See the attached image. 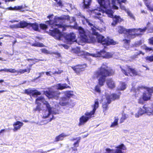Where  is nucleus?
<instances>
[{"label":"nucleus","instance_id":"42","mask_svg":"<svg viewBox=\"0 0 153 153\" xmlns=\"http://www.w3.org/2000/svg\"><path fill=\"white\" fill-rule=\"evenodd\" d=\"M8 72H10L11 73H17V70H16L15 69H8Z\"/></svg>","mask_w":153,"mask_h":153},{"label":"nucleus","instance_id":"48","mask_svg":"<svg viewBox=\"0 0 153 153\" xmlns=\"http://www.w3.org/2000/svg\"><path fill=\"white\" fill-rule=\"evenodd\" d=\"M8 69L4 68V69H1L0 70V71H5V72H8Z\"/></svg>","mask_w":153,"mask_h":153},{"label":"nucleus","instance_id":"7","mask_svg":"<svg viewBox=\"0 0 153 153\" xmlns=\"http://www.w3.org/2000/svg\"><path fill=\"white\" fill-rule=\"evenodd\" d=\"M99 107V102L97 100L95 101L94 104L93 106V110L90 112H86L85 115H83L79 118V126L83 125L89 119L93 117V115L97 109Z\"/></svg>","mask_w":153,"mask_h":153},{"label":"nucleus","instance_id":"4","mask_svg":"<svg viewBox=\"0 0 153 153\" xmlns=\"http://www.w3.org/2000/svg\"><path fill=\"white\" fill-rule=\"evenodd\" d=\"M41 102L43 103L47 108L46 110L43 111V118H46L49 117L51 115V117H50V119L47 121V122H49L52 120L53 116V114H56L58 113V111L55 108L51 107L49 103L45 100V99L42 96L39 97L36 100V102L38 105L35 110L39 111L40 108L39 105L41 104Z\"/></svg>","mask_w":153,"mask_h":153},{"label":"nucleus","instance_id":"23","mask_svg":"<svg viewBox=\"0 0 153 153\" xmlns=\"http://www.w3.org/2000/svg\"><path fill=\"white\" fill-rule=\"evenodd\" d=\"M143 109L140 108L138 112L135 114V116L136 117L138 118L144 113H146V110L143 108Z\"/></svg>","mask_w":153,"mask_h":153},{"label":"nucleus","instance_id":"16","mask_svg":"<svg viewBox=\"0 0 153 153\" xmlns=\"http://www.w3.org/2000/svg\"><path fill=\"white\" fill-rule=\"evenodd\" d=\"M23 124V123L18 121L15 122L13 124L14 127V128L13 129V131H16L20 129Z\"/></svg>","mask_w":153,"mask_h":153},{"label":"nucleus","instance_id":"34","mask_svg":"<svg viewBox=\"0 0 153 153\" xmlns=\"http://www.w3.org/2000/svg\"><path fill=\"white\" fill-rule=\"evenodd\" d=\"M33 45L34 46H37L39 47H43L44 46V45L42 43L39 42H36L33 44Z\"/></svg>","mask_w":153,"mask_h":153},{"label":"nucleus","instance_id":"43","mask_svg":"<svg viewBox=\"0 0 153 153\" xmlns=\"http://www.w3.org/2000/svg\"><path fill=\"white\" fill-rule=\"evenodd\" d=\"M42 29H45L48 27V26L44 24H41L40 25Z\"/></svg>","mask_w":153,"mask_h":153},{"label":"nucleus","instance_id":"57","mask_svg":"<svg viewBox=\"0 0 153 153\" xmlns=\"http://www.w3.org/2000/svg\"><path fill=\"white\" fill-rule=\"evenodd\" d=\"M33 60V59H27V60L28 61H29L30 60Z\"/></svg>","mask_w":153,"mask_h":153},{"label":"nucleus","instance_id":"15","mask_svg":"<svg viewBox=\"0 0 153 153\" xmlns=\"http://www.w3.org/2000/svg\"><path fill=\"white\" fill-rule=\"evenodd\" d=\"M86 67L85 65H78L72 67V68L77 74L82 71H84V68Z\"/></svg>","mask_w":153,"mask_h":153},{"label":"nucleus","instance_id":"29","mask_svg":"<svg viewBox=\"0 0 153 153\" xmlns=\"http://www.w3.org/2000/svg\"><path fill=\"white\" fill-rule=\"evenodd\" d=\"M83 3L85 8H87L90 5L91 0H88V1H85V0H83Z\"/></svg>","mask_w":153,"mask_h":153},{"label":"nucleus","instance_id":"5","mask_svg":"<svg viewBox=\"0 0 153 153\" xmlns=\"http://www.w3.org/2000/svg\"><path fill=\"white\" fill-rule=\"evenodd\" d=\"M113 73L112 70H108L107 63H104L101 68L95 73L94 75L98 79L99 85L102 86L104 84L106 77L111 75Z\"/></svg>","mask_w":153,"mask_h":153},{"label":"nucleus","instance_id":"13","mask_svg":"<svg viewBox=\"0 0 153 153\" xmlns=\"http://www.w3.org/2000/svg\"><path fill=\"white\" fill-rule=\"evenodd\" d=\"M63 72V71L62 70H59L58 69V71L54 69H53L52 71H49L48 72H44L39 73V76L36 78V79H37L38 78L40 77L43 74H44V73H45L46 75L48 76H51L52 75L57 74H59Z\"/></svg>","mask_w":153,"mask_h":153},{"label":"nucleus","instance_id":"25","mask_svg":"<svg viewBox=\"0 0 153 153\" xmlns=\"http://www.w3.org/2000/svg\"><path fill=\"white\" fill-rule=\"evenodd\" d=\"M29 27H31L33 29L36 31L39 29V25L37 23H29Z\"/></svg>","mask_w":153,"mask_h":153},{"label":"nucleus","instance_id":"64","mask_svg":"<svg viewBox=\"0 0 153 153\" xmlns=\"http://www.w3.org/2000/svg\"><path fill=\"white\" fill-rule=\"evenodd\" d=\"M141 53V51H140V53L139 54H140V53Z\"/></svg>","mask_w":153,"mask_h":153},{"label":"nucleus","instance_id":"47","mask_svg":"<svg viewBox=\"0 0 153 153\" xmlns=\"http://www.w3.org/2000/svg\"><path fill=\"white\" fill-rule=\"evenodd\" d=\"M124 43L126 44L127 45H128V44L130 42V40H129L125 39L123 40Z\"/></svg>","mask_w":153,"mask_h":153},{"label":"nucleus","instance_id":"8","mask_svg":"<svg viewBox=\"0 0 153 153\" xmlns=\"http://www.w3.org/2000/svg\"><path fill=\"white\" fill-rule=\"evenodd\" d=\"M145 89L146 90L147 92H144L143 95V98L144 101H147L150 99L152 94L153 92V87L152 88H149L147 87L144 86L139 87L137 89L134 90V87H132L131 89V91H134L135 93V96L136 97L139 96L138 94H140V91Z\"/></svg>","mask_w":153,"mask_h":153},{"label":"nucleus","instance_id":"62","mask_svg":"<svg viewBox=\"0 0 153 153\" xmlns=\"http://www.w3.org/2000/svg\"><path fill=\"white\" fill-rule=\"evenodd\" d=\"M3 39V38H0V39ZM2 44V43L0 42V45H1Z\"/></svg>","mask_w":153,"mask_h":153},{"label":"nucleus","instance_id":"27","mask_svg":"<svg viewBox=\"0 0 153 153\" xmlns=\"http://www.w3.org/2000/svg\"><path fill=\"white\" fill-rule=\"evenodd\" d=\"M126 88V84L124 82H121L119 85L118 89L120 90H123Z\"/></svg>","mask_w":153,"mask_h":153},{"label":"nucleus","instance_id":"31","mask_svg":"<svg viewBox=\"0 0 153 153\" xmlns=\"http://www.w3.org/2000/svg\"><path fill=\"white\" fill-rule=\"evenodd\" d=\"M143 49L146 51L147 52H153V48H149L146 46L144 47Z\"/></svg>","mask_w":153,"mask_h":153},{"label":"nucleus","instance_id":"30","mask_svg":"<svg viewBox=\"0 0 153 153\" xmlns=\"http://www.w3.org/2000/svg\"><path fill=\"white\" fill-rule=\"evenodd\" d=\"M146 27V30H148V33H152L153 32V26H151L150 27H149L148 26V24L147 25V26L144 28ZM146 31V30H145ZM146 31H145V32Z\"/></svg>","mask_w":153,"mask_h":153},{"label":"nucleus","instance_id":"61","mask_svg":"<svg viewBox=\"0 0 153 153\" xmlns=\"http://www.w3.org/2000/svg\"><path fill=\"white\" fill-rule=\"evenodd\" d=\"M23 122H24L25 123H27L28 122V121L27 120H23Z\"/></svg>","mask_w":153,"mask_h":153},{"label":"nucleus","instance_id":"38","mask_svg":"<svg viewBox=\"0 0 153 153\" xmlns=\"http://www.w3.org/2000/svg\"><path fill=\"white\" fill-rule=\"evenodd\" d=\"M41 51L42 53H43L45 54H50L51 53L50 52L48 51L47 50H46L45 49H41Z\"/></svg>","mask_w":153,"mask_h":153},{"label":"nucleus","instance_id":"54","mask_svg":"<svg viewBox=\"0 0 153 153\" xmlns=\"http://www.w3.org/2000/svg\"><path fill=\"white\" fill-rule=\"evenodd\" d=\"M10 22H11V23H14V22H18V21H17V20H12L10 21Z\"/></svg>","mask_w":153,"mask_h":153},{"label":"nucleus","instance_id":"21","mask_svg":"<svg viewBox=\"0 0 153 153\" xmlns=\"http://www.w3.org/2000/svg\"><path fill=\"white\" fill-rule=\"evenodd\" d=\"M68 135L67 134L64 133H62L59 135V136L56 137L55 139V141H58L60 140H63L65 137L67 136Z\"/></svg>","mask_w":153,"mask_h":153},{"label":"nucleus","instance_id":"18","mask_svg":"<svg viewBox=\"0 0 153 153\" xmlns=\"http://www.w3.org/2000/svg\"><path fill=\"white\" fill-rule=\"evenodd\" d=\"M69 99L66 97H62L60 100L59 104L62 106H65L68 104Z\"/></svg>","mask_w":153,"mask_h":153},{"label":"nucleus","instance_id":"36","mask_svg":"<svg viewBox=\"0 0 153 153\" xmlns=\"http://www.w3.org/2000/svg\"><path fill=\"white\" fill-rule=\"evenodd\" d=\"M141 41H138L136 42L135 43L134 45H133L134 47H137L140 46L141 45Z\"/></svg>","mask_w":153,"mask_h":153},{"label":"nucleus","instance_id":"39","mask_svg":"<svg viewBox=\"0 0 153 153\" xmlns=\"http://www.w3.org/2000/svg\"><path fill=\"white\" fill-rule=\"evenodd\" d=\"M100 87V86L99 85L96 86L95 89V91L98 93L100 92L101 91Z\"/></svg>","mask_w":153,"mask_h":153},{"label":"nucleus","instance_id":"28","mask_svg":"<svg viewBox=\"0 0 153 153\" xmlns=\"http://www.w3.org/2000/svg\"><path fill=\"white\" fill-rule=\"evenodd\" d=\"M66 97L69 99V97H72L73 95V92L72 91H67L65 92Z\"/></svg>","mask_w":153,"mask_h":153},{"label":"nucleus","instance_id":"20","mask_svg":"<svg viewBox=\"0 0 153 153\" xmlns=\"http://www.w3.org/2000/svg\"><path fill=\"white\" fill-rule=\"evenodd\" d=\"M113 22L112 23V25H115L117 23L121 22V19L119 16H115L113 18Z\"/></svg>","mask_w":153,"mask_h":153},{"label":"nucleus","instance_id":"46","mask_svg":"<svg viewBox=\"0 0 153 153\" xmlns=\"http://www.w3.org/2000/svg\"><path fill=\"white\" fill-rule=\"evenodd\" d=\"M144 100L143 98H140L138 100V102L140 104H143L144 102Z\"/></svg>","mask_w":153,"mask_h":153},{"label":"nucleus","instance_id":"50","mask_svg":"<svg viewBox=\"0 0 153 153\" xmlns=\"http://www.w3.org/2000/svg\"><path fill=\"white\" fill-rule=\"evenodd\" d=\"M141 13H144V14H147V11H145L143 10H141Z\"/></svg>","mask_w":153,"mask_h":153},{"label":"nucleus","instance_id":"32","mask_svg":"<svg viewBox=\"0 0 153 153\" xmlns=\"http://www.w3.org/2000/svg\"><path fill=\"white\" fill-rule=\"evenodd\" d=\"M145 59L147 61L150 62H153V55L150 56H147L145 57Z\"/></svg>","mask_w":153,"mask_h":153},{"label":"nucleus","instance_id":"10","mask_svg":"<svg viewBox=\"0 0 153 153\" xmlns=\"http://www.w3.org/2000/svg\"><path fill=\"white\" fill-rule=\"evenodd\" d=\"M120 94L117 95L116 94H113L110 95H107L106 96V100L107 101L103 103L102 107L103 111L106 110L108 108V105L109 104L112 100L118 99L120 97Z\"/></svg>","mask_w":153,"mask_h":153},{"label":"nucleus","instance_id":"45","mask_svg":"<svg viewBox=\"0 0 153 153\" xmlns=\"http://www.w3.org/2000/svg\"><path fill=\"white\" fill-rule=\"evenodd\" d=\"M149 40V43L150 44L153 45V36L150 38Z\"/></svg>","mask_w":153,"mask_h":153},{"label":"nucleus","instance_id":"17","mask_svg":"<svg viewBox=\"0 0 153 153\" xmlns=\"http://www.w3.org/2000/svg\"><path fill=\"white\" fill-rule=\"evenodd\" d=\"M106 84L108 88H113L115 87V84L113 80L110 78H108L106 80Z\"/></svg>","mask_w":153,"mask_h":153},{"label":"nucleus","instance_id":"19","mask_svg":"<svg viewBox=\"0 0 153 153\" xmlns=\"http://www.w3.org/2000/svg\"><path fill=\"white\" fill-rule=\"evenodd\" d=\"M32 65H30L29 66L27 67V68L25 69H20L19 70H17L18 73H20L21 74H23L25 72H27L28 73L30 72L32 68Z\"/></svg>","mask_w":153,"mask_h":153},{"label":"nucleus","instance_id":"58","mask_svg":"<svg viewBox=\"0 0 153 153\" xmlns=\"http://www.w3.org/2000/svg\"><path fill=\"white\" fill-rule=\"evenodd\" d=\"M88 135V134H86V135L85 134L84 135H83L82 137H83L84 138V137H87Z\"/></svg>","mask_w":153,"mask_h":153},{"label":"nucleus","instance_id":"63","mask_svg":"<svg viewBox=\"0 0 153 153\" xmlns=\"http://www.w3.org/2000/svg\"><path fill=\"white\" fill-rule=\"evenodd\" d=\"M4 80H0V83L3 82Z\"/></svg>","mask_w":153,"mask_h":153},{"label":"nucleus","instance_id":"24","mask_svg":"<svg viewBox=\"0 0 153 153\" xmlns=\"http://www.w3.org/2000/svg\"><path fill=\"white\" fill-rule=\"evenodd\" d=\"M23 8L22 6H15L13 8L11 7H8L7 9L10 10H20Z\"/></svg>","mask_w":153,"mask_h":153},{"label":"nucleus","instance_id":"35","mask_svg":"<svg viewBox=\"0 0 153 153\" xmlns=\"http://www.w3.org/2000/svg\"><path fill=\"white\" fill-rule=\"evenodd\" d=\"M126 13H127L128 16H129L130 18L134 19V16L129 10H126Z\"/></svg>","mask_w":153,"mask_h":153},{"label":"nucleus","instance_id":"9","mask_svg":"<svg viewBox=\"0 0 153 153\" xmlns=\"http://www.w3.org/2000/svg\"><path fill=\"white\" fill-rule=\"evenodd\" d=\"M56 87L57 89L56 91H46V94L47 96L49 98H54L57 99L59 97V93L58 92V89L62 90L67 88L70 87L69 86H68L66 84H59L57 85Z\"/></svg>","mask_w":153,"mask_h":153},{"label":"nucleus","instance_id":"1","mask_svg":"<svg viewBox=\"0 0 153 153\" xmlns=\"http://www.w3.org/2000/svg\"><path fill=\"white\" fill-rule=\"evenodd\" d=\"M75 19L73 17H70L68 15H64L60 17L55 16L53 19H51L46 21V24L48 25L49 26L51 27V29L50 30L49 33L51 35L53 36L55 39L59 40L62 39L64 38L65 42L67 44H71L74 42H76L78 45H80L79 43H78L75 39L76 36L74 33H71L63 36L60 30L58 28L62 29V31L66 30V28L68 26L63 23H65L66 21L70 22H74Z\"/></svg>","mask_w":153,"mask_h":153},{"label":"nucleus","instance_id":"22","mask_svg":"<svg viewBox=\"0 0 153 153\" xmlns=\"http://www.w3.org/2000/svg\"><path fill=\"white\" fill-rule=\"evenodd\" d=\"M29 23H28L25 21H21L18 24L19 28H23L26 27H28Z\"/></svg>","mask_w":153,"mask_h":153},{"label":"nucleus","instance_id":"2","mask_svg":"<svg viewBox=\"0 0 153 153\" xmlns=\"http://www.w3.org/2000/svg\"><path fill=\"white\" fill-rule=\"evenodd\" d=\"M86 23L91 27L93 34L88 35V32L85 31L84 29L81 27L78 28V31L81 40L83 42L89 43H93L96 41V38L98 42L101 43L104 46L109 45H114L115 42L112 39H110L108 37L105 39L101 35L99 34L97 30H100V29L97 28L94 24L91 23V21L88 19L84 18Z\"/></svg>","mask_w":153,"mask_h":153},{"label":"nucleus","instance_id":"11","mask_svg":"<svg viewBox=\"0 0 153 153\" xmlns=\"http://www.w3.org/2000/svg\"><path fill=\"white\" fill-rule=\"evenodd\" d=\"M113 53H111L106 52L103 50L98 52L97 54H92L94 57H102L103 58H109L112 56Z\"/></svg>","mask_w":153,"mask_h":153},{"label":"nucleus","instance_id":"56","mask_svg":"<svg viewBox=\"0 0 153 153\" xmlns=\"http://www.w3.org/2000/svg\"><path fill=\"white\" fill-rule=\"evenodd\" d=\"M5 131L4 129H2L0 131V134H1V133H3V131Z\"/></svg>","mask_w":153,"mask_h":153},{"label":"nucleus","instance_id":"6","mask_svg":"<svg viewBox=\"0 0 153 153\" xmlns=\"http://www.w3.org/2000/svg\"><path fill=\"white\" fill-rule=\"evenodd\" d=\"M118 32L120 33H123L127 36L129 39H133L136 36L142 35L145 32L146 27L143 28H133L126 29L123 27L120 26L118 27Z\"/></svg>","mask_w":153,"mask_h":153},{"label":"nucleus","instance_id":"26","mask_svg":"<svg viewBox=\"0 0 153 153\" xmlns=\"http://www.w3.org/2000/svg\"><path fill=\"white\" fill-rule=\"evenodd\" d=\"M119 119L117 117H115L114 118V122L112 123L111 126V127H114L118 125V122Z\"/></svg>","mask_w":153,"mask_h":153},{"label":"nucleus","instance_id":"41","mask_svg":"<svg viewBox=\"0 0 153 153\" xmlns=\"http://www.w3.org/2000/svg\"><path fill=\"white\" fill-rule=\"evenodd\" d=\"M57 2V4L58 6L62 7V3L60 0H54Z\"/></svg>","mask_w":153,"mask_h":153},{"label":"nucleus","instance_id":"44","mask_svg":"<svg viewBox=\"0 0 153 153\" xmlns=\"http://www.w3.org/2000/svg\"><path fill=\"white\" fill-rule=\"evenodd\" d=\"M10 28H19L18 26V24H15L10 26Z\"/></svg>","mask_w":153,"mask_h":153},{"label":"nucleus","instance_id":"59","mask_svg":"<svg viewBox=\"0 0 153 153\" xmlns=\"http://www.w3.org/2000/svg\"><path fill=\"white\" fill-rule=\"evenodd\" d=\"M5 91H6L4 90H0V93H2Z\"/></svg>","mask_w":153,"mask_h":153},{"label":"nucleus","instance_id":"60","mask_svg":"<svg viewBox=\"0 0 153 153\" xmlns=\"http://www.w3.org/2000/svg\"><path fill=\"white\" fill-rule=\"evenodd\" d=\"M137 55H134L133 56V59L137 58Z\"/></svg>","mask_w":153,"mask_h":153},{"label":"nucleus","instance_id":"3","mask_svg":"<svg viewBox=\"0 0 153 153\" xmlns=\"http://www.w3.org/2000/svg\"><path fill=\"white\" fill-rule=\"evenodd\" d=\"M126 1V0H112L111 4L110 0H98L100 8L92 10L91 12V15L98 19L101 17L102 15L105 16L104 14H107L109 17L113 18V12L111 8L118 9V7L117 6V4H119L121 9L124 10L126 12L127 10H129V9H126L124 6L121 4V2L125 3Z\"/></svg>","mask_w":153,"mask_h":153},{"label":"nucleus","instance_id":"53","mask_svg":"<svg viewBox=\"0 0 153 153\" xmlns=\"http://www.w3.org/2000/svg\"><path fill=\"white\" fill-rule=\"evenodd\" d=\"M53 16V14H50L48 16V18H49V19H50L51 18H52V17Z\"/></svg>","mask_w":153,"mask_h":153},{"label":"nucleus","instance_id":"52","mask_svg":"<svg viewBox=\"0 0 153 153\" xmlns=\"http://www.w3.org/2000/svg\"><path fill=\"white\" fill-rule=\"evenodd\" d=\"M80 51V49L79 48H77V51L76 53H77L78 55H79V52Z\"/></svg>","mask_w":153,"mask_h":153},{"label":"nucleus","instance_id":"33","mask_svg":"<svg viewBox=\"0 0 153 153\" xmlns=\"http://www.w3.org/2000/svg\"><path fill=\"white\" fill-rule=\"evenodd\" d=\"M127 117V115L126 114H122V116L120 119V123L123 122L124 120Z\"/></svg>","mask_w":153,"mask_h":153},{"label":"nucleus","instance_id":"14","mask_svg":"<svg viewBox=\"0 0 153 153\" xmlns=\"http://www.w3.org/2000/svg\"><path fill=\"white\" fill-rule=\"evenodd\" d=\"M25 93L29 95L30 96L34 97H37L38 95H40L41 93L40 92L36 90H33L31 89H28L25 90Z\"/></svg>","mask_w":153,"mask_h":153},{"label":"nucleus","instance_id":"55","mask_svg":"<svg viewBox=\"0 0 153 153\" xmlns=\"http://www.w3.org/2000/svg\"><path fill=\"white\" fill-rule=\"evenodd\" d=\"M79 137L74 138L71 140V141H74L76 140H78L77 139H79Z\"/></svg>","mask_w":153,"mask_h":153},{"label":"nucleus","instance_id":"12","mask_svg":"<svg viewBox=\"0 0 153 153\" xmlns=\"http://www.w3.org/2000/svg\"><path fill=\"white\" fill-rule=\"evenodd\" d=\"M122 72L125 75L128 76L129 75L131 76H136L137 75V71L134 69L128 68L126 69H124L120 67Z\"/></svg>","mask_w":153,"mask_h":153},{"label":"nucleus","instance_id":"40","mask_svg":"<svg viewBox=\"0 0 153 153\" xmlns=\"http://www.w3.org/2000/svg\"><path fill=\"white\" fill-rule=\"evenodd\" d=\"M79 139L77 140L76 142L74 143V146L75 147H77L78 146H79V143L80 141L79 140L81 139V138L80 137H79Z\"/></svg>","mask_w":153,"mask_h":153},{"label":"nucleus","instance_id":"51","mask_svg":"<svg viewBox=\"0 0 153 153\" xmlns=\"http://www.w3.org/2000/svg\"><path fill=\"white\" fill-rule=\"evenodd\" d=\"M37 152H40L41 153H45V152H43L42 149H39V150H38V151H37Z\"/></svg>","mask_w":153,"mask_h":153},{"label":"nucleus","instance_id":"37","mask_svg":"<svg viewBox=\"0 0 153 153\" xmlns=\"http://www.w3.org/2000/svg\"><path fill=\"white\" fill-rule=\"evenodd\" d=\"M146 5L148 9L151 11H153V5L151 4H146Z\"/></svg>","mask_w":153,"mask_h":153},{"label":"nucleus","instance_id":"49","mask_svg":"<svg viewBox=\"0 0 153 153\" xmlns=\"http://www.w3.org/2000/svg\"><path fill=\"white\" fill-rule=\"evenodd\" d=\"M62 46L66 49H68L69 48V46L66 45H62Z\"/></svg>","mask_w":153,"mask_h":153}]
</instances>
